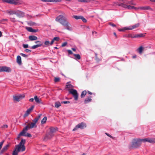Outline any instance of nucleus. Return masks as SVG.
Here are the masks:
<instances>
[{
  "label": "nucleus",
  "instance_id": "obj_1",
  "mask_svg": "<svg viewBox=\"0 0 155 155\" xmlns=\"http://www.w3.org/2000/svg\"><path fill=\"white\" fill-rule=\"evenodd\" d=\"M41 114H40L37 116L33 120L32 122H30L29 123L28 125L24 128L26 131L28 129H32L33 128H36L37 126L36 124L38 120L40 118Z\"/></svg>",
  "mask_w": 155,
  "mask_h": 155
},
{
  "label": "nucleus",
  "instance_id": "obj_2",
  "mask_svg": "<svg viewBox=\"0 0 155 155\" xmlns=\"http://www.w3.org/2000/svg\"><path fill=\"white\" fill-rule=\"evenodd\" d=\"M120 5L122 6V7L128 9H141L143 10H152V9L149 6L140 7L138 8H136L134 6H130V5H126L124 4H122Z\"/></svg>",
  "mask_w": 155,
  "mask_h": 155
},
{
  "label": "nucleus",
  "instance_id": "obj_3",
  "mask_svg": "<svg viewBox=\"0 0 155 155\" xmlns=\"http://www.w3.org/2000/svg\"><path fill=\"white\" fill-rule=\"evenodd\" d=\"M25 139H21L19 143L15 146V148L18 151H23L25 150Z\"/></svg>",
  "mask_w": 155,
  "mask_h": 155
},
{
  "label": "nucleus",
  "instance_id": "obj_4",
  "mask_svg": "<svg viewBox=\"0 0 155 155\" xmlns=\"http://www.w3.org/2000/svg\"><path fill=\"white\" fill-rule=\"evenodd\" d=\"M143 139H134L132 142L131 147L133 148H137L140 147L142 142H143Z\"/></svg>",
  "mask_w": 155,
  "mask_h": 155
},
{
  "label": "nucleus",
  "instance_id": "obj_5",
  "mask_svg": "<svg viewBox=\"0 0 155 155\" xmlns=\"http://www.w3.org/2000/svg\"><path fill=\"white\" fill-rule=\"evenodd\" d=\"M63 15H60L57 16L56 19V21L58 22L61 24H63L66 20V18L64 16H65V14L64 13L62 14Z\"/></svg>",
  "mask_w": 155,
  "mask_h": 155
},
{
  "label": "nucleus",
  "instance_id": "obj_6",
  "mask_svg": "<svg viewBox=\"0 0 155 155\" xmlns=\"http://www.w3.org/2000/svg\"><path fill=\"white\" fill-rule=\"evenodd\" d=\"M2 2L15 5H20L22 4V2L20 0H3Z\"/></svg>",
  "mask_w": 155,
  "mask_h": 155
},
{
  "label": "nucleus",
  "instance_id": "obj_7",
  "mask_svg": "<svg viewBox=\"0 0 155 155\" xmlns=\"http://www.w3.org/2000/svg\"><path fill=\"white\" fill-rule=\"evenodd\" d=\"M25 97L24 94H18L13 96V100L14 102H19Z\"/></svg>",
  "mask_w": 155,
  "mask_h": 155
},
{
  "label": "nucleus",
  "instance_id": "obj_8",
  "mask_svg": "<svg viewBox=\"0 0 155 155\" xmlns=\"http://www.w3.org/2000/svg\"><path fill=\"white\" fill-rule=\"evenodd\" d=\"M69 93L73 95L75 100L77 101L78 100V94L76 90L71 89L70 90Z\"/></svg>",
  "mask_w": 155,
  "mask_h": 155
},
{
  "label": "nucleus",
  "instance_id": "obj_9",
  "mask_svg": "<svg viewBox=\"0 0 155 155\" xmlns=\"http://www.w3.org/2000/svg\"><path fill=\"white\" fill-rule=\"evenodd\" d=\"M86 127V124L83 122H81L77 125L73 129V131H74L77 130L78 128L83 129Z\"/></svg>",
  "mask_w": 155,
  "mask_h": 155
},
{
  "label": "nucleus",
  "instance_id": "obj_10",
  "mask_svg": "<svg viewBox=\"0 0 155 155\" xmlns=\"http://www.w3.org/2000/svg\"><path fill=\"white\" fill-rule=\"evenodd\" d=\"M143 142H148L150 143H155V138H150L149 137L143 139Z\"/></svg>",
  "mask_w": 155,
  "mask_h": 155
},
{
  "label": "nucleus",
  "instance_id": "obj_11",
  "mask_svg": "<svg viewBox=\"0 0 155 155\" xmlns=\"http://www.w3.org/2000/svg\"><path fill=\"white\" fill-rule=\"evenodd\" d=\"M127 0H124V2H123V3H121L120 4L117 3V5L119 6H121V7H122V6H121V5H120L122 4H124L125 5H136V4L135 3H134V2H133L132 1L129 2H127ZM130 6H131V5H130Z\"/></svg>",
  "mask_w": 155,
  "mask_h": 155
},
{
  "label": "nucleus",
  "instance_id": "obj_12",
  "mask_svg": "<svg viewBox=\"0 0 155 155\" xmlns=\"http://www.w3.org/2000/svg\"><path fill=\"white\" fill-rule=\"evenodd\" d=\"M11 70L10 68L6 66L0 67V72L5 71L7 72H11Z\"/></svg>",
  "mask_w": 155,
  "mask_h": 155
},
{
  "label": "nucleus",
  "instance_id": "obj_13",
  "mask_svg": "<svg viewBox=\"0 0 155 155\" xmlns=\"http://www.w3.org/2000/svg\"><path fill=\"white\" fill-rule=\"evenodd\" d=\"M54 135L53 134L49 132L46 134L44 138V140L46 141L50 139L53 137Z\"/></svg>",
  "mask_w": 155,
  "mask_h": 155
},
{
  "label": "nucleus",
  "instance_id": "obj_14",
  "mask_svg": "<svg viewBox=\"0 0 155 155\" xmlns=\"http://www.w3.org/2000/svg\"><path fill=\"white\" fill-rule=\"evenodd\" d=\"M16 15L17 16L20 18L24 17L25 16V13L19 10H16Z\"/></svg>",
  "mask_w": 155,
  "mask_h": 155
},
{
  "label": "nucleus",
  "instance_id": "obj_15",
  "mask_svg": "<svg viewBox=\"0 0 155 155\" xmlns=\"http://www.w3.org/2000/svg\"><path fill=\"white\" fill-rule=\"evenodd\" d=\"M73 17L77 20L81 19L84 22H87V20L82 16L74 15Z\"/></svg>",
  "mask_w": 155,
  "mask_h": 155
},
{
  "label": "nucleus",
  "instance_id": "obj_16",
  "mask_svg": "<svg viewBox=\"0 0 155 155\" xmlns=\"http://www.w3.org/2000/svg\"><path fill=\"white\" fill-rule=\"evenodd\" d=\"M35 43H37V42H38L39 44L34 45L33 46H32L31 48L33 49H35V48H36L39 47H41V46L42 45V44L41 43V42L40 41H35Z\"/></svg>",
  "mask_w": 155,
  "mask_h": 155
},
{
  "label": "nucleus",
  "instance_id": "obj_17",
  "mask_svg": "<svg viewBox=\"0 0 155 155\" xmlns=\"http://www.w3.org/2000/svg\"><path fill=\"white\" fill-rule=\"evenodd\" d=\"M139 25L140 24L139 23H137L133 26H130L129 27H127V28H126L125 29L126 30H132L138 27Z\"/></svg>",
  "mask_w": 155,
  "mask_h": 155
},
{
  "label": "nucleus",
  "instance_id": "obj_18",
  "mask_svg": "<svg viewBox=\"0 0 155 155\" xmlns=\"http://www.w3.org/2000/svg\"><path fill=\"white\" fill-rule=\"evenodd\" d=\"M63 24H62V25L64 26L66 29L69 30H71V28L69 26V23L67 21V20Z\"/></svg>",
  "mask_w": 155,
  "mask_h": 155
},
{
  "label": "nucleus",
  "instance_id": "obj_19",
  "mask_svg": "<svg viewBox=\"0 0 155 155\" xmlns=\"http://www.w3.org/2000/svg\"><path fill=\"white\" fill-rule=\"evenodd\" d=\"M34 106H32L28 109L26 111L24 115V116H28L30 114V113L31 111L33 110L34 108Z\"/></svg>",
  "mask_w": 155,
  "mask_h": 155
},
{
  "label": "nucleus",
  "instance_id": "obj_20",
  "mask_svg": "<svg viewBox=\"0 0 155 155\" xmlns=\"http://www.w3.org/2000/svg\"><path fill=\"white\" fill-rule=\"evenodd\" d=\"M10 143H9L5 146H4L1 151V153H3L4 152L6 151L10 146Z\"/></svg>",
  "mask_w": 155,
  "mask_h": 155
},
{
  "label": "nucleus",
  "instance_id": "obj_21",
  "mask_svg": "<svg viewBox=\"0 0 155 155\" xmlns=\"http://www.w3.org/2000/svg\"><path fill=\"white\" fill-rule=\"evenodd\" d=\"M16 10H7L6 11L7 13L9 15H13L14 14L16 15Z\"/></svg>",
  "mask_w": 155,
  "mask_h": 155
},
{
  "label": "nucleus",
  "instance_id": "obj_22",
  "mask_svg": "<svg viewBox=\"0 0 155 155\" xmlns=\"http://www.w3.org/2000/svg\"><path fill=\"white\" fill-rule=\"evenodd\" d=\"M26 131L23 129L22 131L18 135L17 139L19 140L21 136H26Z\"/></svg>",
  "mask_w": 155,
  "mask_h": 155
},
{
  "label": "nucleus",
  "instance_id": "obj_23",
  "mask_svg": "<svg viewBox=\"0 0 155 155\" xmlns=\"http://www.w3.org/2000/svg\"><path fill=\"white\" fill-rule=\"evenodd\" d=\"M92 97L91 96H89L87 98H86L84 100V103L85 104H86L91 102L92 101L91 98Z\"/></svg>",
  "mask_w": 155,
  "mask_h": 155
},
{
  "label": "nucleus",
  "instance_id": "obj_24",
  "mask_svg": "<svg viewBox=\"0 0 155 155\" xmlns=\"http://www.w3.org/2000/svg\"><path fill=\"white\" fill-rule=\"evenodd\" d=\"M16 62L19 65H21L22 64L21 58L20 56L18 55L17 56Z\"/></svg>",
  "mask_w": 155,
  "mask_h": 155
},
{
  "label": "nucleus",
  "instance_id": "obj_25",
  "mask_svg": "<svg viewBox=\"0 0 155 155\" xmlns=\"http://www.w3.org/2000/svg\"><path fill=\"white\" fill-rule=\"evenodd\" d=\"M34 99L36 102L39 104H42L41 100L39 99L37 96H35L34 97Z\"/></svg>",
  "mask_w": 155,
  "mask_h": 155
},
{
  "label": "nucleus",
  "instance_id": "obj_26",
  "mask_svg": "<svg viewBox=\"0 0 155 155\" xmlns=\"http://www.w3.org/2000/svg\"><path fill=\"white\" fill-rule=\"evenodd\" d=\"M29 39L30 41H34L37 40V37L34 35H31L29 36Z\"/></svg>",
  "mask_w": 155,
  "mask_h": 155
},
{
  "label": "nucleus",
  "instance_id": "obj_27",
  "mask_svg": "<svg viewBox=\"0 0 155 155\" xmlns=\"http://www.w3.org/2000/svg\"><path fill=\"white\" fill-rule=\"evenodd\" d=\"M145 36V35L143 34L140 33L139 34L135 35V38H139L141 37H143Z\"/></svg>",
  "mask_w": 155,
  "mask_h": 155
},
{
  "label": "nucleus",
  "instance_id": "obj_28",
  "mask_svg": "<svg viewBox=\"0 0 155 155\" xmlns=\"http://www.w3.org/2000/svg\"><path fill=\"white\" fill-rule=\"evenodd\" d=\"M73 55L75 57L74 58L76 60H80L81 58V56L79 54H74Z\"/></svg>",
  "mask_w": 155,
  "mask_h": 155
},
{
  "label": "nucleus",
  "instance_id": "obj_29",
  "mask_svg": "<svg viewBox=\"0 0 155 155\" xmlns=\"http://www.w3.org/2000/svg\"><path fill=\"white\" fill-rule=\"evenodd\" d=\"M59 40V38L58 37H54L51 41V45H52L54 41H58Z\"/></svg>",
  "mask_w": 155,
  "mask_h": 155
},
{
  "label": "nucleus",
  "instance_id": "obj_30",
  "mask_svg": "<svg viewBox=\"0 0 155 155\" xmlns=\"http://www.w3.org/2000/svg\"><path fill=\"white\" fill-rule=\"evenodd\" d=\"M143 50V47L142 46H140L137 49L138 51L140 54H141L142 53Z\"/></svg>",
  "mask_w": 155,
  "mask_h": 155
},
{
  "label": "nucleus",
  "instance_id": "obj_31",
  "mask_svg": "<svg viewBox=\"0 0 155 155\" xmlns=\"http://www.w3.org/2000/svg\"><path fill=\"white\" fill-rule=\"evenodd\" d=\"M19 152L15 149V148L14 149L13 151L12 155H19L18 154V153Z\"/></svg>",
  "mask_w": 155,
  "mask_h": 155
},
{
  "label": "nucleus",
  "instance_id": "obj_32",
  "mask_svg": "<svg viewBox=\"0 0 155 155\" xmlns=\"http://www.w3.org/2000/svg\"><path fill=\"white\" fill-rule=\"evenodd\" d=\"M87 94V91H83L81 95V98H83L85 97Z\"/></svg>",
  "mask_w": 155,
  "mask_h": 155
},
{
  "label": "nucleus",
  "instance_id": "obj_33",
  "mask_svg": "<svg viewBox=\"0 0 155 155\" xmlns=\"http://www.w3.org/2000/svg\"><path fill=\"white\" fill-rule=\"evenodd\" d=\"M61 105V103L59 102H56L55 104V107L57 108L59 107Z\"/></svg>",
  "mask_w": 155,
  "mask_h": 155
},
{
  "label": "nucleus",
  "instance_id": "obj_34",
  "mask_svg": "<svg viewBox=\"0 0 155 155\" xmlns=\"http://www.w3.org/2000/svg\"><path fill=\"white\" fill-rule=\"evenodd\" d=\"M47 120V118L46 117H44V118L41 121V123L42 124H45Z\"/></svg>",
  "mask_w": 155,
  "mask_h": 155
},
{
  "label": "nucleus",
  "instance_id": "obj_35",
  "mask_svg": "<svg viewBox=\"0 0 155 155\" xmlns=\"http://www.w3.org/2000/svg\"><path fill=\"white\" fill-rule=\"evenodd\" d=\"M50 133H51L52 134H53L55 131V128L53 127H51L50 128Z\"/></svg>",
  "mask_w": 155,
  "mask_h": 155
},
{
  "label": "nucleus",
  "instance_id": "obj_36",
  "mask_svg": "<svg viewBox=\"0 0 155 155\" xmlns=\"http://www.w3.org/2000/svg\"><path fill=\"white\" fill-rule=\"evenodd\" d=\"M51 42L50 43V42L49 41H46L45 42L44 44L45 45L47 46H48L49 45H51Z\"/></svg>",
  "mask_w": 155,
  "mask_h": 155
},
{
  "label": "nucleus",
  "instance_id": "obj_37",
  "mask_svg": "<svg viewBox=\"0 0 155 155\" xmlns=\"http://www.w3.org/2000/svg\"><path fill=\"white\" fill-rule=\"evenodd\" d=\"M10 20L12 22H15L17 21L15 18H11Z\"/></svg>",
  "mask_w": 155,
  "mask_h": 155
},
{
  "label": "nucleus",
  "instance_id": "obj_38",
  "mask_svg": "<svg viewBox=\"0 0 155 155\" xmlns=\"http://www.w3.org/2000/svg\"><path fill=\"white\" fill-rule=\"evenodd\" d=\"M60 80V78H54V81L55 82H57L59 81Z\"/></svg>",
  "mask_w": 155,
  "mask_h": 155
},
{
  "label": "nucleus",
  "instance_id": "obj_39",
  "mask_svg": "<svg viewBox=\"0 0 155 155\" xmlns=\"http://www.w3.org/2000/svg\"><path fill=\"white\" fill-rule=\"evenodd\" d=\"M4 142V140H3L2 142H0V150L1 149Z\"/></svg>",
  "mask_w": 155,
  "mask_h": 155
},
{
  "label": "nucleus",
  "instance_id": "obj_40",
  "mask_svg": "<svg viewBox=\"0 0 155 155\" xmlns=\"http://www.w3.org/2000/svg\"><path fill=\"white\" fill-rule=\"evenodd\" d=\"M23 46L24 48H28V44H23Z\"/></svg>",
  "mask_w": 155,
  "mask_h": 155
},
{
  "label": "nucleus",
  "instance_id": "obj_41",
  "mask_svg": "<svg viewBox=\"0 0 155 155\" xmlns=\"http://www.w3.org/2000/svg\"><path fill=\"white\" fill-rule=\"evenodd\" d=\"M35 24V23L32 21H30L29 23H28V24L31 26L34 25Z\"/></svg>",
  "mask_w": 155,
  "mask_h": 155
},
{
  "label": "nucleus",
  "instance_id": "obj_42",
  "mask_svg": "<svg viewBox=\"0 0 155 155\" xmlns=\"http://www.w3.org/2000/svg\"><path fill=\"white\" fill-rule=\"evenodd\" d=\"M8 127V126L7 125L5 124L3 125L1 127V128L2 129H4L5 128H7Z\"/></svg>",
  "mask_w": 155,
  "mask_h": 155
},
{
  "label": "nucleus",
  "instance_id": "obj_43",
  "mask_svg": "<svg viewBox=\"0 0 155 155\" xmlns=\"http://www.w3.org/2000/svg\"><path fill=\"white\" fill-rule=\"evenodd\" d=\"M109 25L111 26H112L113 27H116V25L111 22H110L109 23Z\"/></svg>",
  "mask_w": 155,
  "mask_h": 155
},
{
  "label": "nucleus",
  "instance_id": "obj_44",
  "mask_svg": "<svg viewBox=\"0 0 155 155\" xmlns=\"http://www.w3.org/2000/svg\"><path fill=\"white\" fill-rule=\"evenodd\" d=\"M20 54L22 56H23L24 57H25V58H27L28 56L27 55L25 54H24L23 53H21Z\"/></svg>",
  "mask_w": 155,
  "mask_h": 155
},
{
  "label": "nucleus",
  "instance_id": "obj_45",
  "mask_svg": "<svg viewBox=\"0 0 155 155\" xmlns=\"http://www.w3.org/2000/svg\"><path fill=\"white\" fill-rule=\"evenodd\" d=\"M66 87L68 88H71L73 87V86L71 84H68L66 86Z\"/></svg>",
  "mask_w": 155,
  "mask_h": 155
},
{
  "label": "nucleus",
  "instance_id": "obj_46",
  "mask_svg": "<svg viewBox=\"0 0 155 155\" xmlns=\"http://www.w3.org/2000/svg\"><path fill=\"white\" fill-rule=\"evenodd\" d=\"M48 2H57L58 1L56 0H48Z\"/></svg>",
  "mask_w": 155,
  "mask_h": 155
},
{
  "label": "nucleus",
  "instance_id": "obj_47",
  "mask_svg": "<svg viewBox=\"0 0 155 155\" xmlns=\"http://www.w3.org/2000/svg\"><path fill=\"white\" fill-rule=\"evenodd\" d=\"M126 27L122 29H118V31H124L125 30H126L125 29Z\"/></svg>",
  "mask_w": 155,
  "mask_h": 155
},
{
  "label": "nucleus",
  "instance_id": "obj_48",
  "mask_svg": "<svg viewBox=\"0 0 155 155\" xmlns=\"http://www.w3.org/2000/svg\"><path fill=\"white\" fill-rule=\"evenodd\" d=\"M67 51L68 52V53L69 54H73V53L72 52L71 50H67Z\"/></svg>",
  "mask_w": 155,
  "mask_h": 155
},
{
  "label": "nucleus",
  "instance_id": "obj_49",
  "mask_svg": "<svg viewBox=\"0 0 155 155\" xmlns=\"http://www.w3.org/2000/svg\"><path fill=\"white\" fill-rule=\"evenodd\" d=\"M28 31L30 32H32L33 28L31 27H29L27 29Z\"/></svg>",
  "mask_w": 155,
  "mask_h": 155
},
{
  "label": "nucleus",
  "instance_id": "obj_50",
  "mask_svg": "<svg viewBox=\"0 0 155 155\" xmlns=\"http://www.w3.org/2000/svg\"><path fill=\"white\" fill-rule=\"evenodd\" d=\"M67 43L66 42H65L62 44V45H61V46L62 47H64L66 46L67 45Z\"/></svg>",
  "mask_w": 155,
  "mask_h": 155
},
{
  "label": "nucleus",
  "instance_id": "obj_51",
  "mask_svg": "<svg viewBox=\"0 0 155 155\" xmlns=\"http://www.w3.org/2000/svg\"><path fill=\"white\" fill-rule=\"evenodd\" d=\"M26 136H27L29 137H31V135L28 133H26Z\"/></svg>",
  "mask_w": 155,
  "mask_h": 155
},
{
  "label": "nucleus",
  "instance_id": "obj_52",
  "mask_svg": "<svg viewBox=\"0 0 155 155\" xmlns=\"http://www.w3.org/2000/svg\"><path fill=\"white\" fill-rule=\"evenodd\" d=\"M95 0H83V2H90L91 1H94Z\"/></svg>",
  "mask_w": 155,
  "mask_h": 155
},
{
  "label": "nucleus",
  "instance_id": "obj_53",
  "mask_svg": "<svg viewBox=\"0 0 155 155\" xmlns=\"http://www.w3.org/2000/svg\"><path fill=\"white\" fill-rule=\"evenodd\" d=\"M25 51L28 53L30 52L31 51L29 49H26L25 50Z\"/></svg>",
  "mask_w": 155,
  "mask_h": 155
},
{
  "label": "nucleus",
  "instance_id": "obj_54",
  "mask_svg": "<svg viewBox=\"0 0 155 155\" xmlns=\"http://www.w3.org/2000/svg\"><path fill=\"white\" fill-rule=\"evenodd\" d=\"M62 103H63L64 104H66L67 103H70V102H69V101H64L62 102Z\"/></svg>",
  "mask_w": 155,
  "mask_h": 155
},
{
  "label": "nucleus",
  "instance_id": "obj_55",
  "mask_svg": "<svg viewBox=\"0 0 155 155\" xmlns=\"http://www.w3.org/2000/svg\"><path fill=\"white\" fill-rule=\"evenodd\" d=\"M105 134L107 135L108 136L110 137L111 138H113V137L111 136V135L107 133H105Z\"/></svg>",
  "mask_w": 155,
  "mask_h": 155
},
{
  "label": "nucleus",
  "instance_id": "obj_56",
  "mask_svg": "<svg viewBox=\"0 0 155 155\" xmlns=\"http://www.w3.org/2000/svg\"><path fill=\"white\" fill-rule=\"evenodd\" d=\"M130 35V38H135V35Z\"/></svg>",
  "mask_w": 155,
  "mask_h": 155
},
{
  "label": "nucleus",
  "instance_id": "obj_57",
  "mask_svg": "<svg viewBox=\"0 0 155 155\" xmlns=\"http://www.w3.org/2000/svg\"><path fill=\"white\" fill-rule=\"evenodd\" d=\"M27 17L29 18H32L31 16L29 15H27Z\"/></svg>",
  "mask_w": 155,
  "mask_h": 155
},
{
  "label": "nucleus",
  "instance_id": "obj_58",
  "mask_svg": "<svg viewBox=\"0 0 155 155\" xmlns=\"http://www.w3.org/2000/svg\"><path fill=\"white\" fill-rule=\"evenodd\" d=\"M34 99L33 98H31L29 99V101L30 102H32L34 101Z\"/></svg>",
  "mask_w": 155,
  "mask_h": 155
},
{
  "label": "nucleus",
  "instance_id": "obj_59",
  "mask_svg": "<svg viewBox=\"0 0 155 155\" xmlns=\"http://www.w3.org/2000/svg\"><path fill=\"white\" fill-rule=\"evenodd\" d=\"M92 33L93 35H94V34H97V32L95 31H92Z\"/></svg>",
  "mask_w": 155,
  "mask_h": 155
},
{
  "label": "nucleus",
  "instance_id": "obj_60",
  "mask_svg": "<svg viewBox=\"0 0 155 155\" xmlns=\"http://www.w3.org/2000/svg\"><path fill=\"white\" fill-rule=\"evenodd\" d=\"M87 93L88 94H90V95H92V93L89 91H87Z\"/></svg>",
  "mask_w": 155,
  "mask_h": 155
},
{
  "label": "nucleus",
  "instance_id": "obj_61",
  "mask_svg": "<svg viewBox=\"0 0 155 155\" xmlns=\"http://www.w3.org/2000/svg\"><path fill=\"white\" fill-rule=\"evenodd\" d=\"M37 31L35 29H33L32 30V32H35Z\"/></svg>",
  "mask_w": 155,
  "mask_h": 155
},
{
  "label": "nucleus",
  "instance_id": "obj_62",
  "mask_svg": "<svg viewBox=\"0 0 155 155\" xmlns=\"http://www.w3.org/2000/svg\"><path fill=\"white\" fill-rule=\"evenodd\" d=\"M41 1L43 2H48V0H41Z\"/></svg>",
  "mask_w": 155,
  "mask_h": 155
},
{
  "label": "nucleus",
  "instance_id": "obj_63",
  "mask_svg": "<svg viewBox=\"0 0 155 155\" xmlns=\"http://www.w3.org/2000/svg\"><path fill=\"white\" fill-rule=\"evenodd\" d=\"M71 49H72V50L73 51H76V49H75V48H71Z\"/></svg>",
  "mask_w": 155,
  "mask_h": 155
},
{
  "label": "nucleus",
  "instance_id": "obj_64",
  "mask_svg": "<svg viewBox=\"0 0 155 155\" xmlns=\"http://www.w3.org/2000/svg\"><path fill=\"white\" fill-rule=\"evenodd\" d=\"M150 1L152 2H155V0H150Z\"/></svg>",
  "mask_w": 155,
  "mask_h": 155
}]
</instances>
